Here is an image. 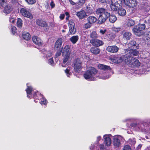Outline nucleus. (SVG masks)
<instances>
[{
    "label": "nucleus",
    "mask_w": 150,
    "mask_h": 150,
    "mask_svg": "<svg viewBox=\"0 0 150 150\" xmlns=\"http://www.w3.org/2000/svg\"><path fill=\"white\" fill-rule=\"evenodd\" d=\"M90 42L93 46L98 47L102 46L104 44V42L103 40L97 38L95 40H91Z\"/></svg>",
    "instance_id": "obj_12"
},
{
    "label": "nucleus",
    "mask_w": 150,
    "mask_h": 150,
    "mask_svg": "<svg viewBox=\"0 0 150 150\" xmlns=\"http://www.w3.org/2000/svg\"><path fill=\"white\" fill-rule=\"evenodd\" d=\"M117 13L119 15L121 16H124L126 14L125 10L120 7L118 8Z\"/></svg>",
    "instance_id": "obj_24"
},
{
    "label": "nucleus",
    "mask_w": 150,
    "mask_h": 150,
    "mask_svg": "<svg viewBox=\"0 0 150 150\" xmlns=\"http://www.w3.org/2000/svg\"><path fill=\"white\" fill-rule=\"evenodd\" d=\"M121 30L120 28H113V30L116 33L119 32Z\"/></svg>",
    "instance_id": "obj_44"
},
{
    "label": "nucleus",
    "mask_w": 150,
    "mask_h": 150,
    "mask_svg": "<svg viewBox=\"0 0 150 150\" xmlns=\"http://www.w3.org/2000/svg\"><path fill=\"white\" fill-rule=\"evenodd\" d=\"M11 32L13 35H14L17 32V29L14 26H11Z\"/></svg>",
    "instance_id": "obj_38"
},
{
    "label": "nucleus",
    "mask_w": 150,
    "mask_h": 150,
    "mask_svg": "<svg viewBox=\"0 0 150 150\" xmlns=\"http://www.w3.org/2000/svg\"><path fill=\"white\" fill-rule=\"evenodd\" d=\"M36 24L41 27L46 28L48 27V23L42 18L37 19L36 20Z\"/></svg>",
    "instance_id": "obj_11"
},
{
    "label": "nucleus",
    "mask_w": 150,
    "mask_h": 150,
    "mask_svg": "<svg viewBox=\"0 0 150 150\" xmlns=\"http://www.w3.org/2000/svg\"><path fill=\"white\" fill-rule=\"evenodd\" d=\"M146 27L145 25L144 24H138L135 26L133 29L134 33L137 36H140L144 34V31Z\"/></svg>",
    "instance_id": "obj_5"
},
{
    "label": "nucleus",
    "mask_w": 150,
    "mask_h": 150,
    "mask_svg": "<svg viewBox=\"0 0 150 150\" xmlns=\"http://www.w3.org/2000/svg\"><path fill=\"white\" fill-rule=\"evenodd\" d=\"M62 43V40L60 38H58L56 41L54 45V49L56 50H60Z\"/></svg>",
    "instance_id": "obj_15"
},
{
    "label": "nucleus",
    "mask_w": 150,
    "mask_h": 150,
    "mask_svg": "<svg viewBox=\"0 0 150 150\" xmlns=\"http://www.w3.org/2000/svg\"><path fill=\"white\" fill-rule=\"evenodd\" d=\"M132 35L131 33L129 32H125L123 35V38L125 40H129L131 38Z\"/></svg>",
    "instance_id": "obj_27"
},
{
    "label": "nucleus",
    "mask_w": 150,
    "mask_h": 150,
    "mask_svg": "<svg viewBox=\"0 0 150 150\" xmlns=\"http://www.w3.org/2000/svg\"><path fill=\"white\" fill-rule=\"evenodd\" d=\"M64 17L65 15L64 14H61L59 16V18L61 20H63L64 19Z\"/></svg>",
    "instance_id": "obj_49"
},
{
    "label": "nucleus",
    "mask_w": 150,
    "mask_h": 150,
    "mask_svg": "<svg viewBox=\"0 0 150 150\" xmlns=\"http://www.w3.org/2000/svg\"><path fill=\"white\" fill-rule=\"evenodd\" d=\"M20 12L23 16L25 17L30 19H33V16L31 13L25 7L21 8Z\"/></svg>",
    "instance_id": "obj_9"
},
{
    "label": "nucleus",
    "mask_w": 150,
    "mask_h": 150,
    "mask_svg": "<svg viewBox=\"0 0 150 150\" xmlns=\"http://www.w3.org/2000/svg\"><path fill=\"white\" fill-rule=\"evenodd\" d=\"M90 52L93 54L97 55L100 52V49L98 47L93 46L91 47Z\"/></svg>",
    "instance_id": "obj_19"
},
{
    "label": "nucleus",
    "mask_w": 150,
    "mask_h": 150,
    "mask_svg": "<svg viewBox=\"0 0 150 150\" xmlns=\"http://www.w3.org/2000/svg\"><path fill=\"white\" fill-rule=\"evenodd\" d=\"M106 31V29H104V30L100 29L99 31V33L101 35H103L105 34Z\"/></svg>",
    "instance_id": "obj_43"
},
{
    "label": "nucleus",
    "mask_w": 150,
    "mask_h": 150,
    "mask_svg": "<svg viewBox=\"0 0 150 150\" xmlns=\"http://www.w3.org/2000/svg\"><path fill=\"white\" fill-rule=\"evenodd\" d=\"M107 50L109 52H117L119 50V48L116 45L108 46L106 48Z\"/></svg>",
    "instance_id": "obj_16"
},
{
    "label": "nucleus",
    "mask_w": 150,
    "mask_h": 150,
    "mask_svg": "<svg viewBox=\"0 0 150 150\" xmlns=\"http://www.w3.org/2000/svg\"><path fill=\"white\" fill-rule=\"evenodd\" d=\"M42 100L40 102V103L42 105H46L47 103V100L45 99V97L44 96L43 98H42Z\"/></svg>",
    "instance_id": "obj_37"
},
{
    "label": "nucleus",
    "mask_w": 150,
    "mask_h": 150,
    "mask_svg": "<svg viewBox=\"0 0 150 150\" xmlns=\"http://www.w3.org/2000/svg\"><path fill=\"white\" fill-rule=\"evenodd\" d=\"M113 144L115 148L118 147L120 146V140L118 136H115L113 137Z\"/></svg>",
    "instance_id": "obj_14"
},
{
    "label": "nucleus",
    "mask_w": 150,
    "mask_h": 150,
    "mask_svg": "<svg viewBox=\"0 0 150 150\" xmlns=\"http://www.w3.org/2000/svg\"><path fill=\"white\" fill-rule=\"evenodd\" d=\"M96 14L99 15L98 19L99 24L104 23L110 16V13L108 12L107 10L103 8H99L96 11Z\"/></svg>",
    "instance_id": "obj_1"
},
{
    "label": "nucleus",
    "mask_w": 150,
    "mask_h": 150,
    "mask_svg": "<svg viewBox=\"0 0 150 150\" xmlns=\"http://www.w3.org/2000/svg\"><path fill=\"white\" fill-rule=\"evenodd\" d=\"M12 9V5L11 4H7L5 6L3 11L5 13L8 14L10 13Z\"/></svg>",
    "instance_id": "obj_17"
},
{
    "label": "nucleus",
    "mask_w": 150,
    "mask_h": 150,
    "mask_svg": "<svg viewBox=\"0 0 150 150\" xmlns=\"http://www.w3.org/2000/svg\"><path fill=\"white\" fill-rule=\"evenodd\" d=\"M25 1L29 5H33L36 3L35 0H25Z\"/></svg>",
    "instance_id": "obj_36"
},
{
    "label": "nucleus",
    "mask_w": 150,
    "mask_h": 150,
    "mask_svg": "<svg viewBox=\"0 0 150 150\" xmlns=\"http://www.w3.org/2000/svg\"><path fill=\"white\" fill-rule=\"evenodd\" d=\"M104 142L106 146H109L111 144V140L108 137H105L104 138Z\"/></svg>",
    "instance_id": "obj_28"
},
{
    "label": "nucleus",
    "mask_w": 150,
    "mask_h": 150,
    "mask_svg": "<svg viewBox=\"0 0 150 150\" xmlns=\"http://www.w3.org/2000/svg\"><path fill=\"white\" fill-rule=\"evenodd\" d=\"M54 61L53 58H51L48 60V63L50 65H52L54 64Z\"/></svg>",
    "instance_id": "obj_45"
},
{
    "label": "nucleus",
    "mask_w": 150,
    "mask_h": 150,
    "mask_svg": "<svg viewBox=\"0 0 150 150\" xmlns=\"http://www.w3.org/2000/svg\"><path fill=\"white\" fill-rule=\"evenodd\" d=\"M33 42L36 45L40 46L42 45L43 42L40 38L36 36H33L32 37Z\"/></svg>",
    "instance_id": "obj_13"
},
{
    "label": "nucleus",
    "mask_w": 150,
    "mask_h": 150,
    "mask_svg": "<svg viewBox=\"0 0 150 150\" xmlns=\"http://www.w3.org/2000/svg\"><path fill=\"white\" fill-rule=\"evenodd\" d=\"M127 5L132 8L136 6L137 5V1L136 0H129Z\"/></svg>",
    "instance_id": "obj_26"
},
{
    "label": "nucleus",
    "mask_w": 150,
    "mask_h": 150,
    "mask_svg": "<svg viewBox=\"0 0 150 150\" xmlns=\"http://www.w3.org/2000/svg\"><path fill=\"white\" fill-rule=\"evenodd\" d=\"M98 67L99 69L103 70H109L111 69L110 66L103 64H99Z\"/></svg>",
    "instance_id": "obj_23"
},
{
    "label": "nucleus",
    "mask_w": 150,
    "mask_h": 150,
    "mask_svg": "<svg viewBox=\"0 0 150 150\" xmlns=\"http://www.w3.org/2000/svg\"><path fill=\"white\" fill-rule=\"evenodd\" d=\"M69 17H66V19L67 21V20H69Z\"/></svg>",
    "instance_id": "obj_59"
},
{
    "label": "nucleus",
    "mask_w": 150,
    "mask_h": 150,
    "mask_svg": "<svg viewBox=\"0 0 150 150\" xmlns=\"http://www.w3.org/2000/svg\"><path fill=\"white\" fill-rule=\"evenodd\" d=\"M100 150H104L105 148L103 144H100Z\"/></svg>",
    "instance_id": "obj_50"
},
{
    "label": "nucleus",
    "mask_w": 150,
    "mask_h": 150,
    "mask_svg": "<svg viewBox=\"0 0 150 150\" xmlns=\"http://www.w3.org/2000/svg\"><path fill=\"white\" fill-rule=\"evenodd\" d=\"M142 147V145L141 144H139L138 146V149H139L141 148Z\"/></svg>",
    "instance_id": "obj_58"
},
{
    "label": "nucleus",
    "mask_w": 150,
    "mask_h": 150,
    "mask_svg": "<svg viewBox=\"0 0 150 150\" xmlns=\"http://www.w3.org/2000/svg\"><path fill=\"white\" fill-rule=\"evenodd\" d=\"M123 150H131V149L130 146L126 145L124 146Z\"/></svg>",
    "instance_id": "obj_42"
},
{
    "label": "nucleus",
    "mask_w": 150,
    "mask_h": 150,
    "mask_svg": "<svg viewBox=\"0 0 150 150\" xmlns=\"http://www.w3.org/2000/svg\"><path fill=\"white\" fill-rule=\"evenodd\" d=\"M62 32H65V30H62Z\"/></svg>",
    "instance_id": "obj_60"
},
{
    "label": "nucleus",
    "mask_w": 150,
    "mask_h": 150,
    "mask_svg": "<svg viewBox=\"0 0 150 150\" xmlns=\"http://www.w3.org/2000/svg\"><path fill=\"white\" fill-rule=\"evenodd\" d=\"M98 72V71L93 67H91L88 70L86 71L83 74V77L86 80L94 81L95 79L94 76Z\"/></svg>",
    "instance_id": "obj_4"
},
{
    "label": "nucleus",
    "mask_w": 150,
    "mask_h": 150,
    "mask_svg": "<svg viewBox=\"0 0 150 150\" xmlns=\"http://www.w3.org/2000/svg\"><path fill=\"white\" fill-rule=\"evenodd\" d=\"M128 47V51H127L129 55L136 56L139 54V51L137 50L139 48V44L134 40H131L127 45Z\"/></svg>",
    "instance_id": "obj_2"
},
{
    "label": "nucleus",
    "mask_w": 150,
    "mask_h": 150,
    "mask_svg": "<svg viewBox=\"0 0 150 150\" xmlns=\"http://www.w3.org/2000/svg\"><path fill=\"white\" fill-rule=\"evenodd\" d=\"M70 54H69V55L63 56L64 57L63 59V63L64 64H65L68 61L70 58Z\"/></svg>",
    "instance_id": "obj_34"
},
{
    "label": "nucleus",
    "mask_w": 150,
    "mask_h": 150,
    "mask_svg": "<svg viewBox=\"0 0 150 150\" xmlns=\"http://www.w3.org/2000/svg\"><path fill=\"white\" fill-rule=\"evenodd\" d=\"M28 83L26 84L27 88L25 90L27 97L30 98H33L34 99L41 100L42 98H43L44 96L38 91L36 92H35L33 95L32 92L33 91V88L31 86H28Z\"/></svg>",
    "instance_id": "obj_3"
},
{
    "label": "nucleus",
    "mask_w": 150,
    "mask_h": 150,
    "mask_svg": "<svg viewBox=\"0 0 150 150\" xmlns=\"http://www.w3.org/2000/svg\"><path fill=\"white\" fill-rule=\"evenodd\" d=\"M87 21L92 24L95 23L97 21V18L94 16H90L87 19Z\"/></svg>",
    "instance_id": "obj_21"
},
{
    "label": "nucleus",
    "mask_w": 150,
    "mask_h": 150,
    "mask_svg": "<svg viewBox=\"0 0 150 150\" xmlns=\"http://www.w3.org/2000/svg\"><path fill=\"white\" fill-rule=\"evenodd\" d=\"M17 26L19 28L22 27L23 24V21L21 18H18L17 21Z\"/></svg>",
    "instance_id": "obj_33"
},
{
    "label": "nucleus",
    "mask_w": 150,
    "mask_h": 150,
    "mask_svg": "<svg viewBox=\"0 0 150 150\" xmlns=\"http://www.w3.org/2000/svg\"><path fill=\"white\" fill-rule=\"evenodd\" d=\"M65 72L68 77H69L70 76L71 74V73L70 72V69H68V68L65 70Z\"/></svg>",
    "instance_id": "obj_39"
},
{
    "label": "nucleus",
    "mask_w": 150,
    "mask_h": 150,
    "mask_svg": "<svg viewBox=\"0 0 150 150\" xmlns=\"http://www.w3.org/2000/svg\"><path fill=\"white\" fill-rule=\"evenodd\" d=\"M69 1L70 4L72 5H75L76 4V3L73 1L72 0H69Z\"/></svg>",
    "instance_id": "obj_52"
},
{
    "label": "nucleus",
    "mask_w": 150,
    "mask_h": 150,
    "mask_svg": "<svg viewBox=\"0 0 150 150\" xmlns=\"http://www.w3.org/2000/svg\"><path fill=\"white\" fill-rule=\"evenodd\" d=\"M146 37L150 39V31L147 32L146 34Z\"/></svg>",
    "instance_id": "obj_54"
},
{
    "label": "nucleus",
    "mask_w": 150,
    "mask_h": 150,
    "mask_svg": "<svg viewBox=\"0 0 150 150\" xmlns=\"http://www.w3.org/2000/svg\"><path fill=\"white\" fill-rule=\"evenodd\" d=\"M110 0H101V1L103 3H108Z\"/></svg>",
    "instance_id": "obj_48"
},
{
    "label": "nucleus",
    "mask_w": 150,
    "mask_h": 150,
    "mask_svg": "<svg viewBox=\"0 0 150 150\" xmlns=\"http://www.w3.org/2000/svg\"><path fill=\"white\" fill-rule=\"evenodd\" d=\"M87 0H79L77 4L80 6H83L86 3Z\"/></svg>",
    "instance_id": "obj_35"
},
{
    "label": "nucleus",
    "mask_w": 150,
    "mask_h": 150,
    "mask_svg": "<svg viewBox=\"0 0 150 150\" xmlns=\"http://www.w3.org/2000/svg\"><path fill=\"white\" fill-rule=\"evenodd\" d=\"M50 5L51 6V8H53L55 7V4L53 1H51L50 3Z\"/></svg>",
    "instance_id": "obj_46"
},
{
    "label": "nucleus",
    "mask_w": 150,
    "mask_h": 150,
    "mask_svg": "<svg viewBox=\"0 0 150 150\" xmlns=\"http://www.w3.org/2000/svg\"><path fill=\"white\" fill-rule=\"evenodd\" d=\"M127 55H122L121 57H120V60L118 61L117 60V63H119L122 61H123L127 64L130 65L132 66L133 63L134 62V59H135V58L132 57V56L129 55V53L127 54Z\"/></svg>",
    "instance_id": "obj_6"
},
{
    "label": "nucleus",
    "mask_w": 150,
    "mask_h": 150,
    "mask_svg": "<svg viewBox=\"0 0 150 150\" xmlns=\"http://www.w3.org/2000/svg\"><path fill=\"white\" fill-rule=\"evenodd\" d=\"M90 37L92 39L91 40L96 39L98 38V35L96 31H93L90 34Z\"/></svg>",
    "instance_id": "obj_32"
},
{
    "label": "nucleus",
    "mask_w": 150,
    "mask_h": 150,
    "mask_svg": "<svg viewBox=\"0 0 150 150\" xmlns=\"http://www.w3.org/2000/svg\"><path fill=\"white\" fill-rule=\"evenodd\" d=\"M134 60V62H133V63L131 66L134 68L139 67L140 66V63L138 60L135 58Z\"/></svg>",
    "instance_id": "obj_29"
},
{
    "label": "nucleus",
    "mask_w": 150,
    "mask_h": 150,
    "mask_svg": "<svg viewBox=\"0 0 150 150\" xmlns=\"http://www.w3.org/2000/svg\"><path fill=\"white\" fill-rule=\"evenodd\" d=\"M5 2V0H0V5L1 6L3 7Z\"/></svg>",
    "instance_id": "obj_47"
},
{
    "label": "nucleus",
    "mask_w": 150,
    "mask_h": 150,
    "mask_svg": "<svg viewBox=\"0 0 150 150\" xmlns=\"http://www.w3.org/2000/svg\"><path fill=\"white\" fill-rule=\"evenodd\" d=\"M70 49V46L69 45L65 46L63 50L62 55V56H65L66 55L70 54V53L69 52Z\"/></svg>",
    "instance_id": "obj_20"
},
{
    "label": "nucleus",
    "mask_w": 150,
    "mask_h": 150,
    "mask_svg": "<svg viewBox=\"0 0 150 150\" xmlns=\"http://www.w3.org/2000/svg\"><path fill=\"white\" fill-rule=\"evenodd\" d=\"M101 139V137L100 136L98 137L97 138V141L99 142Z\"/></svg>",
    "instance_id": "obj_57"
},
{
    "label": "nucleus",
    "mask_w": 150,
    "mask_h": 150,
    "mask_svg": "<svg viewBox=\"0 0 150 150\" xmlns=\"http://www.w3.org/2000/svg\"><path fill=\"white\" fill-rule=\"evenodd\" d=\"M12 3L16 4L18 3V0H11Z\"/></svg>",
    "instance_id": "obj_53"
},
{
    "label": "nucleus",
    "mask_w": 150,
    "mask_h": 150,
    "mask_svg": "<svg viewBox=\"0 0 150 150\" xmlns=\"http://www.w3.org/2000/svg\"><path fill=\"white\" fill-rule=\"evenodd\" d=\"M69 34L74 35L76 33V29L74 23L71 19L69 21Z\"/></svg>",
    "instance_id": "obj_10"
},
{
    "label": "nucleus",
    "mask_w": 150,
    "mask_h": 150,
    "mask_svg": "<svg viewBox=\"0 0 150 150\" xmlns=\"http://www.w3.org/2000/svg\"><path fill=\"white\" fill-rule=\"evenodd\" d=\"M74 70L76 73H79L82 67V62L79 58L75 59L73 62Z\"/></svg>",
    "instance_id": "obj_7"
},
{
    "label": "nucleus",
    "mask_w": 150,
    "mask_h": 150,
    "mask_svg": "<svg viewBox=\"0 0 150 150\" xmlns=\"http://www.w3.org/2000/svg\"><path fill=\"white\" fill-rule=\"evenodd\" d=\"M9 20V21H10V22H11L12 23H13L15 21V19L14 18H10Z\"/></svg>",
    "instance_id": "obj_51"
},
{
    "label": "nucleus",
    "mask_w": 150,
    "mask_h": 150,
    "mask_svg": "<svg viewBox=\"0 0 150 150\" xmlns=\"http://www.w3.org/2000/svg\"><path fill=\"white\" fill-rule=\"evenodd\" d=\"M122 4L121 0H111L110 6L112 10L116 11Z\"/></svg>",
    "instance_id": "obj_8"
},
{
    "label": "nucleus",
    "mask_w": 150,
    "mask_h": 150,
    "mask_svg": "<svg viewBox=\"0 0 150 150\" xmlns=\"http://www.w3.org/2000/svg\"><path fill=\"white\" fill-rule=\"evenodd\" d=\"M108 18L109 21L112 23H114L117 19L115 16L113 15H110V16Z\"/></svg>",
    "instance_id": "obj_31"
},
{
    "label": "nucleus",
    "mask_w": 150,
    "mask_h": 150,
    "mask_svg": "<svg viewBox=\"0 0 150 150\" xmlns=\"http://www.w3.org/2000/svg\"><path fill=\"white\" fill-rule=\"evenodd\" d=\"M92 24L89 23V22H87L86 23H85L84 25V27L86 29H88L90 28L92 25Z\"/></svg>",
    "instance_id": "obj_40"
},
{
    "label": "nucleus",
    "mask_w": 150,
    "mask_h": 150,
    "mask_svg": "<svg viewBox=\"0 0 150 150\" xmlns=\"http://www.w3.org/2000/svg\"><path fill=\"white\" fill-rule=\"evenodd\" d=\"M76 15L81 19L84 18L87 16L86 13L84 10L77 12Z\"/></svg>",
    "instance_id": "obj_18"
},
{
    "label": "nucleus",
    "mask_w": 150,
    "mask_h": 150,
    "mask_svg": "<svg viewBox=\"0 0 150 150\" xmlns=\"http://www.w3.org/2000/svg\"><path fill=\"white\" fill-rule=\"evenodd\" d=\"M79 39L78 35H74L69 38V40L73 44H76Z\"/></svg>",
    "instance_id": "obj_25"
},
{
    "label": "nucleus",
    "mask_w": 150,
    "mask_h": 150,
    "mask_svg": "<svg viewBox=\"0 0 150 150\" xmlns=\"http://www.w3.org/2000/svg\"><path fill=\"white\" fill-rule=\"evenodd\" d=\"M107 35L108 37V38H109V39H110L111 38V36H112L111 34H110V33H107Z\"/></svg>",
    "instance_id": "obj_56"
},
{
    "label": "nucleus",
    "mask_w": 150,
    "mask_h": 150,
    "mask_svg": "<svg viewBox=\"0 0 150 150\" xmlns=\"http://www.w3.org/2000/svg\"><path fill=\"white\" fill-rule=\"evenodd\" d=\"M65 14L66 17H70V14H69V13L68 12H65Z\"/></svg>",
    "instance_id": "obj_55"
},
{
    "label": "nucleus",
    "mask_w": 150,
    "mask_h": 150,
    "mask_svg": "<svg viewBox=\"0 0 150 150\" xmlns=\"http://www.w3.org/2000/svg\"><path fill=\"white\" fill-rule=\"evenodd\" d=\"M135 24V21L134 20L129 18L127 21V25L129 27L134 26Z\"/></svg>",
    "instance_id": "obj_30"
},
{
    "label": "nucleus",
    "mask_w": 150,
    "mask_h": 150,
    "mask_svg": "<svg viewBox=\"0 0 150 150\" xmlns=\"http://www.w3.org/2000/svg\"><path fill=\"white\" fill-rule=\"evenodd\" d=\"M59 50V51L57 52L55 54V57L56 58L60 56L61 54V53L62 52V48H61Z\"/></svg>",
    "instance_id": "obj_41"
},
{
    "label": "nucleus",
    "mask_w": 150,
    "mask_h": 150,
    "mask_svg": "<svg viewBox=\"0 0 150 150\" xmlns=\"http://www.w3.org/2000/svg\"><path fill=\"white\" fill-rule=\"evenodd\" d=\"M86 9H88V6H86Z\"/></svg>",
    "instance_id": "obj_61"
},
{
    "label": "nucleus",
    "mask_w": 150,
    "mask_h": 150,
    "mask_svg": "<svg viewBox=\"0 0 150 150\" xmlns=\"http://www.w3.org/2000/svg\"><path fill=\"white\" fill-rule=\"evenodd\" d=\"M22 37L24 40L28 41L30 39L31 35L29 33L24 31L22 33Z\"/></svg>",
    "instance_id": "obj_22"
}]
</instances>
